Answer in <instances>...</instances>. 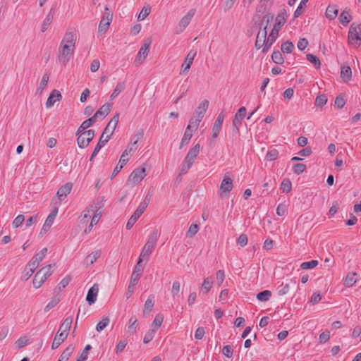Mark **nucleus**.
<instances>
[{
    "mask_svg": "<svg viewBox=\"0 0 361 361\" xmlns=\"http://www.w3.org/2000/svg\"><path fill=\"white\" fill-rule=\"evenodd\" d=\"M92 349V346L90 345H87L82 353L78 355L76 359V361H86L88 357V353Z\"/></svg>",
    "mask_w": 361,
    "mask_h": 361,
    "instance_id": "49",
    "label": "nucleus"
},
{
    "mask_svg": "<svg viewBox=\"0 0 361 361\" xmlns=\"http://www.w3.org/2000/svg\"><path fill=\"white\" fill-rule=\"evenodd\" d=\"M152 41L149 38H147L145 39L143 45L141 47L140 49L139 50L137 57H136V61H138L140 63H142V61L146 59V57L148 55V52L149 51V47L151 45Z\"/></svg>",
    "mask_w": 361,
    "mask_h": 361,
    "instance_id": "13",
    "label": "nucleus"
},
{
    "mask_svg": "<svg viewBox=\"0 0 361 361\" xmlns=\"http://www.w3.org/2000/svg\"><path fill=\"white\" fill-rule=\"evenodd\" d=\"M146 176L145 168L138 167L134 169L130 174L127 183L129 185H135L139 183Z\"/></svg>",
    "mask_w": 361,
    "mask_h": 361,
    "instance_id": "8",
    "label": "nucleus"
},
{
    "mask_svg": "<svg viewBox=\"0 0 361 361\" xmlns=\"http://www.w3.org/2000/svg\"><path fill=\"white\" fill-rule=\"evenodd\" d=\"M152 326L153 329L147 332L144 337L143 342L145 343H148L152 340L154 335V332L158 329V314L156 315V317H154V321L152 322Z\"/></svg>",
    "mask_w": 361,
    "mask_h": 361,
    "instance_id": "27",
    "label": "nucleus"
},
{
    "mask_svg": "<svg viewBox=\"0 0 361 361\" xmlns=\"http://www.w3.org/2000/svg\"><path fill=\"white\" fill-rule=\"evenodd\" d=\"M125 89V84L123 82H119L117 83L116 87L114 88L112 94L110 96L111 99H115L118 95Z\"/></svg>",
    "mask_w": 361,
    "mask_h": 361,
    "instance_id": "45",
    "label": "nucleus"
},
{
    "mask_svg": "<svg viewBox=\"0 0 361 361\" xmlns=\"http://www.w3.org/2000/svg\"><path fill=\"white\" fill-rule=\"evenodd\" d=\"M77 39L76 34L73 32H66L63 39H62L61 44H74L75 46V42Z\"/></svg>",
    "mask_w": 361,
    "mask_h": 361,
    "instance_id": "33",
    "label": "nucleus"
},
{
    "mask_svg": "<svg viewBox=\"0 0 361 361\" xmlns=\"http://www.w3.org/2000/svg\"><path fill=\"white\" fill-rule=\"evenodd\" d=\"M71 281V276L69 275H67L65 278H63L60 283L57 286V289L59 291L62 290L63 288H65Z\"/></svg>",
    "mask_w": 361,
    "mask_h": 361,
    "instance_id": "55",
    "label": "nucleus"
},
{
    "mask_svg": "<svg viewBox=\"0 0 361 361\" xmlns=\"http://www.w3.org/2000/svg\"><path fill=\"white\" fill-rule=\"evenodd\" d=\"M49 79V75L48 73H44L42 78L41 82L39 83V86L37 88V92L40 93L42 92L44 89L46 87L47 82Z\"/></svg>",
    "mask_w": 361,
    "mask_h": 361,
    "instance_id": "53",
    "label": "nucleus"
},
{
    "mask_svg": "<svg viewBox=\"0 0 361 361\" xmlns=\"http://www.w3.org/2000/svg\"><path fill=\"white\" fill-rule=\"evenodd\" d=\"M338 13V10L335 6H329L326 10V16L330 20L336 18Z\"/></svg>",
    "mask_w": 361,
    "mask_h": 361,
    "instance_id": "41",
    "label": "nucleus"
},
{
    "mask_svg": "<svg viewBox=\"0 0 361 361\" xmlns=\"http://www.w3.org/2000/svg\"><path fill=\"white\" fill-rule=\"evenodd\" d=\"M348 37L350 44L360 47L361 44V24H351Z\"/></svg>",
    "mask_w": 361,
    "mask_h": 361,
    "instance_id": "5",
    "label": "nucleus"
},
{
    "mask_svg": "<svg viewBox=\"0 0 361 361\" xmlns=\"http://www.w3.org/2000/svg\"><path fill=\"white\" fill-rule=\"evenodd\" d=\"M357 274L355 272H351L347 274L344 279V285L346 287H352L357 282Z\"/></svg>",
    "mask_w": 361,
    "mask_h": 361,
    "instance_id": "34",
    "label": "nucleus"
},
{
    "mask_svg": "<svg viewBox=\"0 0 361 361\" xmlns=\"http://www.w3.org/2000/svg\"><path fill=\"white\" fill-rule=\"evenodd\" d=\"M54 14H55V8L51 7L49 13L47 14V16H46L45 19L43 20V23L42 24L41 31L42 32H45L48 29L49 25L51 24V23L52 22V20L54 19Z\"/></svg>",
    "mask_w": 361,
    "mask_h": 361,
    "instance_id": "29",
    "label": "nucleus"
},
{
    "mask_svg": "<svg viewBox=\"0 0 361 361\" xmlns=\"http://www.w3.org/2000/svg\"><path fill=\"white\" fill-rule=\"evenodd\" d=\"M271 296V291L268 290H265L259 292L257 295V299L258 300H259V301H262V302H266V301H268L269 300Z\"/></svg>",
    "mask_w": 361,
    "mask_h": 361,
    "instance_id": "46",
    "label": "nucleus"
},
{
    "mask_svg": "<svg viewBox=\"0 0 361 361\" xmlns=\"http://www.w3.org/2000/svg\"><path fill=\"white\" fill-rule=\"evenodd\" d=\"M195 14V9H190L188 12L180 19L178 26L176 27V32L177 33H181L190 24Z\"/></svg>",
    "mask_w": 361,
    "mask_h": 361,
    "instance_id": "9",
    "label": "nucleus"
},
{
    "mask_svg": "<svg viewBox=\"0 0 361 361\" xmlns=\"http://www.w3.org/2000/svg\"><path fill=\"white\" fill-rule=\"evenodd\" d=\"M233 188V180L230 177L224 176L220 185L222 192L228 193Z\"/></svg>",
    "mask_w": 361,
    "mask_h": 361,
    "instance_id": "31",
    "label": "nucleus"
},
{
    "mask_svg": "<svg viewBox=\"0 0 361 361\" xmlns=\"http://www.w3.org/2000/svg\"><path fill=\"white\" fill-rule=\"evenodd\" d=\"M155 303V296L154 295H150L144 305L143 314L147 317L149 316L150 312L152 310V308Z\"/></svg>",
    "mask_w": 361,
    "mask_h": 361,
    "instance_id": "26",
    "label": "nucleus"
},
{
    "mask_svg": "<svg viewBox=\"0 0 361 361\" xmlns=\"http://www.w3.org/2000/svg\"><path fill=\"white\" fill-rule=\"evenodd\" d=\"M111 106L112 104L110 103L104 104L95 112L92 117L95 118V121L97 118H101L102 119L104 118L111 111Z\"/></svg>",
    "mask_w": 361,
    "mask_h": 361,
    "instance_id": "19",
    "label": "nucleus"
},
{
    "mask_svg": "<svg viewBox=\"0 0 361 361\" xmlns=\"http://www.w3.org/2000/svg\"><path fill=\"white\" fill-rule=\"evenodd\" d=\"M61 98V92L57 90H53L47 100L46 106L47 108L52 106L56 101H59Z\"/></svg>",
    "mask_w": 361,
    "mask_h": 361,
    "instance_id": "23",
    "label": "nucleus"
},
{
    "mask_svg": "<svg viewBox=\"0 0 361 361\" xmlns=\"http://www.w3.org/2000/svg\"><path fill=\"white\" fill-rule=\"evenodd\" d=\"M42 278H44V279L46 280L53 273V271L51 270V265L49 264V265L42 268L41 269H39L37 272H42Z\"/></svg>",
    "mask_w": 361,
    "mask_h": 361,
    "instance_id": "54",
    "label": "nucleus"
},
{
    "mask_svg": "<svg viewBox=\"0 0 361 361\" xmlns=\"http://www.w3.org/2000/svg\"><path fill=\"white\" fill-rule=\"evenodd\" d=\"M306 57L307 59L314 65L315 68H320L321 62L317 56L312 54H308L306 55Z\"/></svg>",
    "mask_w": 361,
    "mask_h": 361,
    "instance_id": "48",
    "label": "nucleus"
},
{
    "mask_svg": "<svg viewBox=\"0 0 361 361\" xmlns=\"http://www.w3.org/2000/svg\"><path fill=\"white\" fill-rule=\"evenodd\" d=\"M209 106V102L206 99L203 100L198 106V107L196 109V110L194 112V117L196 116V115H199V118L200 119H202L206 111L207 110Z\"/></svg>",
    "mask_w": 361,
    "mask_h": 361,
    "instance_id": "30",
    "label": "nucleus"
},
{
    "mask_svg": "<svg viewBox=\"0 0 361 361\" xmlns=\"http://www.w3.org/2000/svg\"><path fill=\"white\" fill-rule=\"evenodd\" d=\"M319 262L317 260H311L309 262H302L300 264L302 269H312L318 265Z\"/></svg>",
    "mask_w": 361,
    "mask_h": 361,
    "instance_id": "52",
    "label": "nucleus"
},
{
    "mask_svg": "<svg viewBox=\"0 0 361 361\" xmlns=\"http://www.w3.org/2000/svg\"><path fill=\"white\" fill-rule=\"evenodd\" d=\"M291 188H292V184H291V182L290 181V180L289 179H283L281 184L280 189L283 192L288 193L291 190Z\"/></svg>",
    "mask_w": 361,
    "mask_h": 361,
    "instance_id": "51",
    "label": "nucleus"
},
{
    "mask_svg": "<svg viewBox=\"0 0 361 361\" xmlns=\"http://www.w3.org/2000/svg\"><path fill=\"white\" fill-rule=\"evenodd\" d=\"M103 135H101L98 143L97 144L94 149L90 157V161H92L93 159L97 155L100 149L106 145V143L110 140V135H106L105 139H103Z\"/></svg>",
    "mask_w": 361,
    "mask_h": 361,
    "instance_id": "24",
    "label": "nucleus"
},
{
    "mask_svg": "<svg viewBox=\"0 0 361 361\" xmlns=\"http://www.w3.org/2000/svg\"><path fill=\"white\" fill-rule=\"evenodd\" d=\"M224 119V113L221 112L218 115V116L214 123L213 128H212V137L213 138H216L218 136V135L221 130Z\"/></svg>",
    "mask_w": 361,
    "mask_h": 361,
    "instance_id": "20",
    "label": "nucleus"
},
{
    "mask_svg": "<svg viewBox=\"0 0 361 361\" xmlns=\"http://www.w3.org/2000/svg\"><path fill=\"white\" fill-rule=\"evenodd\" d=\"M75 350V346L73 344L69 345L61 353L58 361H68L70 356L72 355Z\"/></svg>",
    "mask_w": 361,
    "mask_h": 361,
    "instance_id": "35",
    "label": "nucleus"
},
{
    "mask_svg": "<svg viewBox=\"0 0 361 361\" xmlns=\"http://www.w3.org/2000/svg\"><path fill=\"white\" fill-rule=\"evenodd\" d=\"M58 213V208L55 207L49 214L42 226V231L47 232L51 226Z\"/></svg>",
    "mask_w": 361,
    "mask_h": 361,
    "instance_id": "22",
    "label": "nucleus"
},
{
    "mask_svg": "<svg viewBox=\"0 0 361 361\" xmlns=\"http://www.w3.org/2000/svg\"><path fill=\"white\" fill-rule=\"evenodd\" d=\"M74 44H61L59 47V61L66 66L73 55Z\"/></svg>",
    "mask_w": 361,
    "mask_h": 361,
    "instance_id": "6",
    "label": "nucleus"
},
{
    "mask_svg": "<svg viewBox=\"0 0 361 361\" xmlns=\"http://www.w3.org/2000/svg\"><path fill=\"white\" fill-rule=\"evenodd\" d=\"M246 114V109L244 106L240 107L236 112L235 117L233 120V126L236 133L238 132L239 128L241 125L242 120L245 118Z\"/></svg>",
    "mask_w": 361,
    "mask_h": 361,
    "instance_id": "16",
    "label": "nucleus"
},
{
    "mask_svg": "<svg viewBox=\"0 0 361 361\" xmlns=\"http://www.w3.org/2000/svg\"><path fill=\"white\" fill-rule=\"evenodd\" d=\"M144 259H142L141 257H139L138 258V261L134 268V270H133V273H135V274H138L140 275L142 274V271H143V269H144V267L142 265V262Z\"/></svg>",
    "mask_w": 361,
    "mask_h": 361,
    "instance_id": "62",
    "label": "nucleus"
},
{
    "mask_svg": "<svg viewBox=\"0 0 361 361\" xmlns=\"http://www.w3.org/2000/svg\"><path fill=\"white\" fill-rule=\"evenodd\" d=\"M139 218H140V216H138L135 213H133L126 224V229L130 230L133 226V225L135 224V222L137 221V220Z\"/></svg>",
    "mask_w": 361,
    "mask_h": 361,
    "instance_id": "56",
    "label": "nucleus"
},
{
    "mask_svg": "<svg viewBox=\"0 0 361 361\" xmlns=\"http://www.w3.org/2000/svg\"><path fill=\"white\" fill-rule=\"evenodd\" d=\"M287 212V206L284 203H281L276 208V214L279 216H284Z\"/></svg>",
    "mask_w": 361,
    "mask_h": 361,
    "instance_id": "64",
    "label": "nucleus"
},
{
    "mask_svg": "<svg viewBox=\"0 0 361 361\" xmlns=\"http://www.w3.org/2000/svg\"><path fill=\"white\" fill-rule=\"evenodd\" d=\"M112 11L109 9L107 6H106L98 27V32L99 33H105L107 31L110 25V23L112 20Z\"/></svg>",
    "mask_w": 361,
    "mask_h": 361,
    "instance_id": "7",
    "label": "nucleus"
},
{
    "mask_svg": "<svg viewBox=\"0 0 361 361\" xmlns=\"http://www.w3.org/2000/svg\"><path fill=\"white\" fill-rule=\"evenodd\" d=\"M294 47H295L293 42L287 40L284 42L281 46V52L283 54H290L294 49Z\"/></svg>",
    "mask_w": 361,
    "mask_h": 361,
    "instance_id": "42",
    "label": "nucleus"
},
{
    "mask_svg": "<svg viewBox=\"0 0 361 361\" xmlns=\"http://www.w3.org/2000/svg\"><path fill=\"white\" fill-rule=\"evenodd\" d=\"M279 36V31H276L275 30L272 29L269 35L266 36V47L263 48L262 53L265 54L267 53L270 47L273 45V44L276 42L277 37Z\"/></svg>",
    "mask_w": 361,
    "mask_h": 361,
    "instance_id": "18",
    "label": "nucleus"
},
{
    "mask_svg": "<svg viewBox=\"0 0 361 361\" xmlns=\"http://www.w3.org/2000/svg\"><path fill=\"white\" fill-rule=\"evenodd\" d=\"M60 297L58 295L54 296L44 307V312H49L50 310L54 308L60 302Z\"/></svg>",
    "mask_w": 361,
    "mask_h": 361,
    "instance_id": "47",
    "label": "nucleus"
},
{
    "mask_svg": "<svg viewBox=\"0 0 361 361\" xmlns=\"http://www.w3.org/2000/svg\"><path fill=\"white\" fill-rule=\"evenodd\" d=\"M24 221H25L24 215L19 214L13 221V223H12L13 227L16 228L20 227L23 224Z\"/></svg>",
    "mask_w": 361,
    "mask_h": 361,
    "instance_id": "59",
    "label": "nucleus"
},
{
    "mask_svg": "<svg viewBox=\"0 0 361 361\" xmlns=\"http://www.w3.org/2000/svg\"><path fill=\"white\" fill-rule=\"evenodd\" d=\"M95 122V118L92 116L83 121L78 128L76 132V135H78L77 142L80 148L87 147L89 143L92 140L94 136V130H85L92 126Z\"/></svg>",
    "mask_w": 361,
    "mask_h": 361,
    "instance_id": "1",
    "label": "nucleus"
},
{
    "mask_svg": "<svg viewBox=\"0 0 361 361\" xmlns=\"http://www.w3.org/2000/svg\"><path fill=\"white\" fill-rule=\"evenodd\" d=\"M212 285V279L211 277L205 278L202 283L200 293H202L203 294H207L211 290Z\"/></svg>",
    "mask_w": 361,
    "mask_h": 361,
    "instance_id": "32",
    "label": "nucleus"
},
{
    "mask_svg": "<svg viewBox=\"0 0 361 361\" xmlns=\"http://www.w3.org/2000/svg\"><path fill=\"white\" fill-rule=\"evenodd\" d=\"M27 344H28V340L25 336L20 337L16 341V348H22L24 346L27 345Z\"/></svg>",
    "mask_w": 361,
    "mask_h": 361,
    "instance_id": "63",
    "label": "nucleus"
},
{
    "mask_svg": "<svg viewBox=\"0 0 361 361\" xmlns=\"http://www.w3.org/2000/svg\"><path fill=\"white\" fill-rule=\"evenodd\" d=\"M150 11V7L144 6L137 16V20H144L149 14Z\"/></svg>",
    "mask_w": 361,
    "mask_h": 361,
    "instance_id": "57",
    "label": "nucleus"
},
{
    "mask_svg": "<svg viewBox=\"0 0 361 361\" xmlns=\"http://www.w3.org/2000/svg\"><path fill=\"white\" fill-rule=\"evenodd\" d=\"M102 201L103 197H101V200L99 197L97 199V202L94 203V205H91L92 210L94 211V216L92 218L90 227H92L94 225H96L102 216V212L100 211V209L102 207Z\"/></svg>",
    "mask_w": 361,
    "mask_h": 361,
    "instance_id": "10",
    "label": "nucleus"
},
{
    "mask_svg": "<svg viewBox=\"0 0 361 361\" xmlns=\"http://www.w3.org/2000/svg\"><path fill=\"white\" fill-rule=\"evenodd\" d=\"M100 255H101L100 250L92 252V253H90V255H88L86 257V258L85 259V263L87 266L92 265L94 264V262H95L97 261V259L100 257Z\"/></svg>",
    "mask_w": 361,
    "mask_h": 361,
    "instance_id": "36",
    "label": "nucleus"
},
{
    "mask_svg": "<svg viewBox=\"0 0 361 361\" xmlns=\"http://www.w3.org/2000/svg\"><path fill=\"white\" fill-rule=\"evenodd\" d=\"M73 187L71 183H66L62 185L57 191V196L60 200H62L66 197V196L71 192Z\"/></svg>",
    "mask_w": 361,
    "mask_h": 361,
    "instance_id": "25",
    "label": "nucleus"
},
{
    "mask_svg": "<svg viewBox=\"0 0 361 361\" xmlns=\"http://www.w3.org/2000/svg\"><path fill=\"white\" fill-rule=\"evenodd\" d=\"M200 145L199 143L194 145L189 149L181 165L180 174H185L188 171V170L192 167L197 157L200 154Z\"/></svg>",
    "mask_w": 361,
    "mask_h": 361,
    "instance_id": "2",
    "label": "nucleus"
},
{
    "mask_svg": "<svg viewBox=\"0 0 361 361\" xmlns=\"http://www.w3.org/2000/svg\"><path fill=\"white\" fill-rule=\"evenodd\" d=\"M73 322V317L70 316L65 319L63 322L61 324V325L59 327V332H64V334L68 333L71 324Z\"/></svg>",
    "mask_w": 361,
    "mask_h": 361,
    "instance_id": "38",
    "label": "nucleus"
},
{
    "mask_svg": "<svg viewBox=\"0 0 361 361\" xmlns=\"http://www.w3.org/2000/svg\"><path fill=\"white\" fill-rule=\"evenodd\" d=\"M279 152L274 149L268 152L266 154V159L268 161H274L278 158Z\"/></svg>",
    "mask_w": 361,
    "mask_h": 361,
    "instance_id": "61",
    "label": "nucleus"
},
{
    "mask_svg": "<svg viewBox=\"0 0 361 361\" xmlns=\"http://www.w3.org/2000/svg\"><path fill=\"white\" fill-rule=\"evenodd\" d=\"M131 150H132L131 148H130V149L127 148L124 150V152H123V154L119 159L118 164L116 165V166L114 169V171H113V173L111 174V178H114L121 171V170L123 169V167L126 164V163L128 161V159L126 158V157H127L128 155V154L131 152Z\"/></svg>",
    "mask_w": 361,
    "mask_h": 361,
    "instance_id": "11",
    "label": "nucleus"
},
{
    "mask_svg": "<svg viewBox=\"0 0 361 361\" xmlns=\"http://www.w3.org/2000/svg\"><path fill=\"white\" fill-rule=\"evenodd\" d=\"M109 322H110V319L108 317H104L102 319V321H100L97 324V325L96 326L97 331L100 332L102 330H104L109 325Z\"/></svg>",
    "mask_w": 361,
    "mask_h": 361,
    "instance_id": "50",
    "label": "nucleus"
},
{
    "mask_svg": "<svg viewBox=\"0 0 361 361\" xmlns=\"http://www.w3.org/2000/svg\"><path fill=\"white\" fill-rule=\"evenodd\" d=\"M68 335V333L64 334V332L58 331L51 344V349L55 350L59 348V345L66 339Z\"/></svg>",
    "mask_w": 361,
    "mask_h": 361,
    "instance_id": "28",
    "label": "nucleus"
},
{
    "mask_svg": "<svg viewBox=\"0 0 361 361\" xmlns=\"http://www.w3.org/2000/svg\"><path fill=\"white\" fill-rule=\"evenodd\" d=\"M286 21V13L285 11H282L276 16L273 29L279 32L283 25L285 24Z\"/></svg>",
    "mask_w": 361,
    "mask_h": 361,
    "instance_id": "21",
    "label": "nucleus"
},
{
    "mask_svg": "<svg viewBox=\"0 0 361 361\" xmlns=\"http://www.w3.org/2000/svg\"><path fill=\"white\" fill-rule=\"evenodd\" d=\"M47 252V248H43L39 252L36 254L31 260L28 262V267H33V269H37L39 266L40 262L44 258Z\"/></svg>",
    "mask_w": 361,
    "mask_h": 361,
    "instance_id": "15",
    "label": "nucleus"
},
{
    "mask_svg": "<svg viewBox=\"0 0 361 361\" xmlns=\"http://www.w3.org/2000/svg\"><path fill=\"white\" fill-rule=\"evenodd\" d=\"M158 240V236L157 231H154L149 237L147 243H145L139 257H141L144 260L148 259L149 255L152 253L153 250L155 248L157 242Z\"/></svg>",
    "mask_w": 361,
    "mask_h": 361,
    "instance_id": "4",
    "label": "nucleus"
},
{
    "mask_svg": "<svg viewBox=\"0 0 361 361\" xmlns=\"http://www.w3.org/2000/svg\"><path fill=\"white\" fill-rule=\"evenodd\" d=\"M99 292V285L94 283L89 290L86 296V301L90 305L94 304L97 300Z\"/></svg>",
    "mask_w": 361,
    "mask_h": 361,
    "instance_id": "17",
    "label": "nucleus"
},
{
    "mask_svg": "<svg viewBox=\"0 0 361 361\" xmlns=\"http://www.w3.org/2000/svg\"><path fill=\"white\" fill-rule=\"evenodd\" d=\"M327 102V98L326 95L321 94L316 97L315 99V106H323L324 104H326Z\"/></svg>",
    "mask_w": 361,
    "mask_h": 361,
    "instance_id": "58",
    "label": "nucleus"
},
{
    "mask_svg": "<svg viewBox=\"0 0 361 361\" xmlns=\"http://www.w3.org/2000/svg\"><path fill=\"white\" fill-rule=\"evenodd\" d=\"M273 16L270 15H265L263 16L262 21H266V25L263 27H262V26L260 27V29L257 35L255 41V47L257 49L266 47V36L267 35V28L269 21L271 20Z\"/></svg>",
    "mask_w": 361,
    "mask_h": 361,
    "instance_id": "3",
    "label": "nucleus"
},
{
    "mask_svg": "<svg viewBox=\"0 0 361 361\" xmlns=\"http://www.w3.org/2000/svg\"><path fill=\"white\" fill-rule=\"evenodd\" d=\"M192 137V130L190 129V126H188L183 137L181 140L180 144V149L183 147V146L188 145Z\"/></svg>",
    "mask_w": 361,
    "mask_h": 361,
    "instance_id": "37",
    "label": "nucleus"
},
{
    "mask_svg": "<svg viewBox=\"0 0 361 361\" xmlns=\"http://www.w3.org/2000/svg\"><path fill=\"white\" fill-rule=\"evenodd\" d=\"M351 19L352 17L347 10H344L340 15V22L344 26L347 25Z\"/></svg>",
    "mask_w": 361,
    "mask_h": 361,
    "instance_id": "43",
    "label": "nucleus"
},
{
    "mask_svg": "<svg viewBox=\"0 0 361 361\" xmlns=\"http://www.w3.org/2000/svg\"><path fill=\"white\" fill-rule=\"evenodd\" d=\"M352 76V71L350 66H343L341 70V77L343 80H349Z\"/></svg>",
    "mask_w": 361,
    "mask_h": 361,
    "instance_id": "39",
    "label": "nucleus"
},
{
    "mask_svg": "<svg viewBox=\"0 0 361 361\" xmlns=\"http://www.w3.org/2000/svg\"><path fill=\"white\" fill-rule=\"evenodd\" d=\"M271 59L274 63L276 64H283L284 63V58L281 51L279 50L274 51L271 54Z\"/></svg>",
    "mask_w": 361,
    "mask_h": 361,
    "instance_id": "40",
    "label": "nucleus"
},
{
    "mask_svg": "<svg viewBox=\"0 0 361 361\" xmlns=\"http://www.w3.org/2000/svg\"><path fill=\"white\" fill-rule=\"evenodd\" d=\"M42 272H37L35 275V277L33 279V286L35 288H39L41 287L45 279L42 278Z\"/></svg>",
    "mask_w": 361,
    "mask_h": 361,
    "instance_id": "44",
    "label": "nucleus"
},
{
    "mask_svg": "<svg viewBox=\"0 0 361 361\" xmlns=\"http://www.w3.org/2000/svg\"><path fill=\"white\" fill-rule=\"evenodd\" d=\"M305 169H306V165H305L303 164H295L293 166V171L294 173H295L297 175H300V174L302 173L303 171L305 170Z\"/></svg>",
    "mask_w": 361,
    "mask_h": 361,
    "instance_id": "60",
    "label": "nucleus"
},
{
    "mask_svg": "<svg viewBox=\"0 0 361 361\" xmlns=\"http://www.w3.org/2000/svg\"><path fill=\"white\" fill-rule=\"evenodd\" d=\"M197 55V51L195 49H191L187 54L185 59L182 65V73L186 74L189 71L190 66L195 57Z\"/></svg>",
    "mask_w": 361,
    "mask_h": 361,
    "instance_id": "14",
    "label": "nucleus"
},
{
    "mask_svg": "<svg viewBox=\"0 0 361 361\" xmlns=\"http://www.w3.org/2000/svg\"><path fill=\"white\" fill-rule=\"evenodd\" d=\"M119 113H116L113 118L110 120L107 126L105 127V128L103 130V133L102 135L103 136L106 134V135H110V137L113 135L119 120Z\"/></svg>",
    "mask_w": 361,
    "mask_h": 361,
    "instance_id": "12",
    "label": "nucleus"
}]
</instances>
